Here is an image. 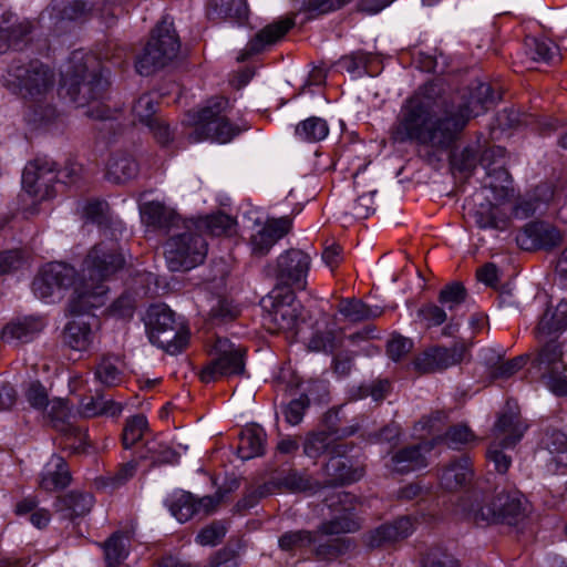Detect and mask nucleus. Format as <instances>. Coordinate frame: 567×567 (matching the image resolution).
<instances>
[{
	"label": "nucleus",
	"instance_id": "nucleus-1",
	"mask_svg": "<svg viewBox=\"0 0 567 567\" xmlns=\"http://www.w3.org/2000/svg\"><path fill=\"white\" fill-rule=\"evenodd\" d=\"M125 258L114 243L95 245L83 261L81 276L76 279L75 269L64 262H50L41 268L32 282L34 295L47 300L60 298L68 288L87 280L89 287L105 282L125 266ZM92 290V288H90ZM74 293H72L73 296Z\"/></svg>",
	"mask_w": 567,
	"mask_h": 567
},
{
	"label": "nucleus",
	"instance_id": "nucleus-2",
	"mask_svg": "<svg viewBox=\"0 0 567 567\" xmlns=\"http://www.w3.org/2000/svg\"><path fill=\"white\" fill-rule=\"evenodd\" d=\"M463 123V120L450 118L447 111L440 115L434 101L416 93L402 105L391 137L399 143L414 141L435 150H447L461 133Z\"/></svg>",
	"mask_w": 567,
	"mask_h": 567
},
{
	"label": "nucleus",
	"instance_id": "nucleus-3",
	"mask_svg": "<svg viewBox=\"0 0 567 567\" xmlns=\"http://www.w3.org/2000/svg\"><path fill=\"white\" fill-rule=\"evenodd\" d=\"M54 82V72L39 61L13 63L2 75L3 85L27 101L24 116L35 127L50 123L56 115L49 102Z\"/></svg>",
	"mask_w": 567,
	"mask_h": 567
},
{
	"label": "nucleus",
	"instance_id": "nucleus-4",
	"mask_svg": "<svg viewBox=\"0 0 567 567\" xmlns=\"http://www.w3.org/2000/svg\"><path fill=\"white\" fill-rule=\"evenodd\" d=\"M87 280L81 281L69 301L73 318L65 324L63 340L74 351L85 352L93 348L100 330V320L90 311L107 300L109 288L99 282L90 290Z\"/></svg>",
	"mask_w": 567,
	"mask_h": 567
},
{
	"label": "nucleus",
	"instance_id": "nucleus-5",
	"mask_svg": "<svg viewBox=\"0 0 567 567\" xmlns=\"http://www.w3.org/2000/svg\"><path fill=\"white\" fill-rule=\"evenodd\" d=\"M61 76L68 95L81 107L100 99L109 85L100 60L83 51L72 53Z\"/></svg>",
	"mask_w": 567,
	"mask_h": 567
},
{
	"label": "nucleus",
	"instance_id": "nucleus-6",
	"mask_svg": "<svg viewBox=\"0 0 567 567\" xmlns=\"http://www.w3.org/2000/svg\"><path fill=\"white\" fill-rule=\"evenodd\" d=\"M523 495L518 492L499 493L494 497L472 493L460 503V511L475 523L516 525L524 518Z\"/></svg>",
	"mask_w": 567,
	"mask_h": 567
},
{
	"label": "nucleus",
	"instance_id": "nucleus-7",
	"mask_svg": "<svg viewBox=\"0 0 567 567\" xmlns=\"http://www.w3.org/2000/svg\"><path fill=\"white\" fill-rule=\"evenodd\" d=\"M353 496L344 492H338L330 499H327L330 508H334L336 512H344V515L323 523L320 529L316 532L318 542L312 546V553L318 559H336L351 547V543L347 538H329L328 536L352 533L359 528V524L349 516V512L353 509Z\"/></svg>",
	"mask_w": 567,
	"mask_h": 567
},
{
	"label": "nucleus",
	"instance_id": "nucleus-8",
	"mask_svg": "<svg viewBox=\"0 0 567 567\" xmlns=\"http://www.w3.org/2000/svg\"><path fill=\"white\" fill-rule=\"evenodd\" d=\"M228 100L223 96L207 101L206 105L187 114V125L190 127L189 140L194 143L212 141L228 143L238 133L237 126L226 116Z\"/></svg>",
	"mask_w": 567,
	"mask_h": 567
},
{
	"label": "nucleus",
	"instance_id": "nucleus-9",
	"mask_svg": "<svg viewBox=\"0 0 567 567\" xmlns=\"http://www.w3.org/2000/svg\"><path fill=\"white\" fill-rule=\"evenodd\" d=\"M146 328L150 341L169 354H177L188 343L189 332L174 312L164 305L153 306L147 311Z\"/></svg>",
	"mask_w": 567,
	"mask_h": 567
},
{
	"label": "nucleus",
	"instance_id": "nucleus-10",
	"mask_svg": "<svg viewBox=\"0 0 567 567\" xmlns=\"http://www.w3.org/2000/svg\"><path fill=\"white\" fill-rule=\"evenodd\" d=\"M207 254V244L192 223H184V231L174 234L166 241L164 256L172 271L189 270L202 264Z\"/></svg>",
	"mask_w": 567,
	"mask_h": 567
},
{
	"label": "nucleus",
	"instance_id": "nucleus-11",
	"mask_svg": "<svg viewBox=\"0 0 567 567\" xmlns=\"http://www.w3.org/2000/svg\"><path fill=\"white\" fill-rule=\"evenodd\" d=\"M526 429L527 425L522 421L516 409L508 406L507 411L499 415L493 429V442L486 453V457L494 464L495 471L502 474L507 472L512 458L503 452V449L515 446Z\"/></svg>",
	"mask_w": 567,
	"mask_h": 567
},
{
	"label": "nucleus",
	"instance_id": "nucleus-12",
	"mask_svg": "<svg viewBox=\"0 0 567 567\" xmlns=\"http://www.w3.org/2000/svg\"><path fill=\"white\" fill-rule=\"evenodd\" d=\"M178 51L179 41L173 23L164 20L154 29L143 54L136 61V70L141 75H150L175 59Z\"/></svg>",
	"mask_w": 567,
	"mask_h": 567
},
{
	"label": "nucleus",
	"instance_id": "nucleus-13",
	"mask_svg": "<svg viewBox=\"0 0 567 567\" xmlns=\"http://www.w3.org/2000/svg\"><path fill=\"white\" fill-rule=\"evenodd\" d=\"M209 354L212 360L200 372L202 381L208 383L218 378L244 373L245 349L230 342L227 338L217 337Z\"/></svg>",
	"mask_w": 567,
	"mask_h": 567
},
{
	"label": "nucleus",
	"instance_id": "nucleus-14",
	"mask_svg": "<svg viewBox=\"0 0 567 567\" xmlns=\"http://www.w3.org/2000/svg\"><path fill=\"white\" fill-rule=\"evenodd\" d=\"M505 148L492 146L481 155L480 164L486 172L484 188L493 193L495 199L503 200L513 193L512 181L504 168Z\"/></svg>",
	"mask_w": 567,
	"mask_h": 567
},
{
	"label": "nucleus",
	"instance_id": "nucleus-15",
	"mask_svg": "<svg viewBox=\"0 0 567 567\" xmlns=\"http://www.w3.org/2000/svg\"><path fill=\"white\" fill-rule=\"evenodd\" d=\"M271 309L265 317L267 329L272 333L284 332L287 338H295L300 324V303L295 300L292 292H287L279 299L272 298Z\"/></svg>",
	"mask_w": 567,
	"mask_h": 567
},
{
	"label": "nucleus",
	"instance_id": "nucleus-16",
	"mask_svg": "<svg viewBox=\"0 0 567 567\" xmlns=\"http://www.w3.org/2000/svg\"><path fill=\"white\" fill-rule=\"evenodd\" d=\"M309 255L299 249H290L277 258V278L289 287L303 289L310 269Z\"/></svg>",
	"mask_w": 567,
	"mask_h": 567
},
{
	"label": "nucleus",
	"instance_id": "nucleus-17",
	"mask_svg": "<svg viewBox=\"0 0 567 567\" xmlns=\"http://www.w3.org/2000/svg\"><path fill=\"white\" fill-rule=\"evenodd\" d=\"M414 529L415 522L409 516H402L365 533L363 543L371 549L390 547L408 538Z\"/></svg>",
	"mask_w": 567,
	"mask_h": 567
},
{
	"label": "nucleus",
	"instance_id": "nucleus-18",
	"mask_svg": "<svg viewBox=\"0 0 567 567\" xmlns=\"http://www.w3.org/2000/svg\"><path fill=\"white\" fill-rule=\"evenodd\" d=\"M496 101L493 89L487 83H476L464 96V102L458 105L457 110L447 111L450 118L453 121L463 120L462 130L471 117L485 113Z\"/></svg>",
	"mask_w": 567,
	"mask_h": 567
},
{
	"label": "nucleus",
	"instance_id": "nucleus-19",
	"mask_svg": "<svg viewBox=\"0 0 567 567\" xmlns=\"http://www.w3.org/2000/svg\"><path fill=\"white\" fill-rule=\"evenodd\" d=\"M465 351L466 347L463 343H454L451 348L433 347L414 360V367L422 373L445 370L460 363Z\"/></svg>",
	"mask_w": 567,
	"mask_h": 567
},
{
	"label": "nucleus",
	"instance_id": "nucleus-20",
	"mask_svg": "<svg viewBox=\"0 0 567 567\" xmlns=\"http://www.w3.org/2000/svg\"><path fill=\"white\" fill-rule=\"evenodd\" d=\"M56 173L51 167L29 163L22 174V188L39 200L50 199L55 195Z\"/></svg>",
	"mask_w": 567,
	"mask_h": 567
},
{
	"label": "nucleus",
	"instance_id": "nucleus-21",
	"mask_svg": "<svg viewBox=\"0 0 567 567\" xmlns=\"http://www.w3.org/2000/svg\"><path fill=\"white\" fill-rule=\"evenodd\" d=\"M293 25L295 21L291 18H281L266 25L248 41L245 49L240 52L238 60L245 61L255 54L268 50L280 41Z\"/></svg>",
	"mask_w": 567,
	"mask_h": 567
},
{
	"label": "nucleus",
	"instance_id": "nucleus-22",
	"mask_svg": "<svg viewBox=\"0 0 567 567\" xmlns=\"http://www.w3.org/2000/svg\"><path fill=\"white\" fill-rule=\"evenodd\" d=\"M291 226L292 220L288 216L268 218L266 223L250 236L249 243L252 254L256 256L267 255L272 246L290 231Z\"/></svg>",
	"mask_w": 567,
	"mask_h": 567
},
{
	"label": "nucleus",
	"instance_id": "nucleus-23",
	"mask_svg": "<svg viewBox=\"0 0 567 567\" xmlns=\"http://www.w3.org/2000/svg\"><path fill=\"white\" fill-rule=\"evenodd\" d=\"M347 446L334 444L331 456L328 460L324 472L331 484H347L358 481L362 476V471L352 468L350 461L344 456Z\"/></svg>",
	"mask_w": 567,
	"mask_h": 567
},
{
	"label": "nucleus",
	"instance_id": "nucleus-24",
	"mask_svg": "<svg viewBox=\"0 0 567 567\" xmlns=\"http://www.w3.org/2000/svg\"><path fill=\"white\" fill-rule=\"evenodd\" d=\"M47 326L44 317L25 316L8 323L1 332L6 342H29L35 338Z\"/></svg>",
	"mask_w": 567,
	"mask_h": 567
},
{
	"label": "nucleus",
	"instance_id": "nucleus-25",
	"mask_svg": "<svg viewBox=\"0 0 567 567\" xmlns=\"http://www.w3.org/2000/svg\"><path fill=\"white\" fill-rule=\"evenodd\" d=\"M512 194L507 197V199ZM492 198L495 200L494 196ZM496 199L497 204H493L489 199L486 203H481L474 210L473 217L476 225L482 229L493 228L497 230H505L509 224V215L503 207L504 202Z\"/></svg>",
	"mask_w": 567,
	"mask_h": 567
},
{
	"label": "nucleus",
	"instance_id": "nucleus-26",
	"mask_svg": "<svg viewBox=\"0 0 567 567\" xmlns=\"http://www.w3.org/2000/svg\"><path fill=\"white\" fill-rule=\"evenodd\" d=\"M544 444L551 455L547 468L554 474L567 473V435L558 430L547 432Z\"/></svg>",
	"mask_w": 567,
	"mask_h": 567
},
{
	"label": "nucleus",
	"instance_id": "nucleus-27",
	"mask_svg": "<svg viewBox=\"0 0 567 567\" xmlns=\"http://www.w3.org/2000/svg\"><path fill=\"white\" fill-rule=\"evenodd\" d=\"M249 9L246 0H209L207 16L212 20H231L244 24Z\"/></svg>",
	"mask_w": 567,
	"mask_h": 567
},
{
	"label": "nucleus",
	"instance_id": "nucleus-28",
	"mask_svg": "<svg viewBox=\"0 0 567 567\" xmlns=\"http://www.w3.org/2000/svg\"><path fill=\"white\" fill-rule=\"evenodd\" d=\"M432 449L433 444L421 443L399 451L392 457L393 471L403 474L426 466L425 454L429 453Z\"/></svg>",
	"mask_w": 567,
	"mask_h": 567
},
{
	"label": "nucleus",
	"instance_id": "nucleus-29",
	"mask_svg": "<svg viewBox=\"0 0 567 567\" xmlns=\"http://www.w3.org/2000/svg\"><path fill=\"white\" fill-rule=\"evenodd\" d=\"M524 235L530 239L532 245L550 250L563 243V234L551 224L545 221H534L525 226Z\"/></svg>",
	"mask_w": 567,
	"mask_h": 567
},
{
	"label": "nucleus",
	"instance_id": "nucleus-30",
	"mask_svg": "<svg viewBox=\"0 0 567 567\" xmlns=\"http://www.w3.org/2000/svg\"><path fill=\"white\" fill-rule=\"evenodd\" d=\"M138 173V164L126 152H116L111 155L106 164L105 176L113 183H125L134 178Z\"/></svg>",
	"mask_w": 567,
	"mask_h": 567
},
{
	"label": "nucleus",
	"instance_id": "nucleus-31",
	"mask_svg": "<svg viewBox=\"0 0 567 567\" xmlns=\"http://www.w3.org/2000/svg\"><path fill=\"white\" fill-rule=\"evenodd\" d=\"M94 505V497L90 493L71 492L59 497L55 508L64 518H74L86 515Z\"/></svg>",
	"mask_w": 567,
	"mask_h": 567
},
{
	"label": "nucleus",
	"instance_id": "nucleus-32",
	"mask_svg": "<svg viewBox=\"0 0 567 567\" xmlns=\"http://www.w3.org/2000/svg\"><path fill=\"white\" fill-rule=\"evenodd\" d=\"M473 476L468 457H462L447 465L441 475V486L446 491H457L465 486Z\"/></svg>",
	"mask_w": 567,
	"mask_h": 567
},
{
	"label": "nucleus",
	"instance_id": "nucleus-33",
	"mask_svg": "<svg viewBox=\"0 0 567 567\" xmlns=\"http://www.w3.org/2000/svg\"><path fill=\"white\" fill-rule=\"evenodd\" d=\"M70 480V472L64 460L53 455L42 473L40 486L45 491H55L66 487Z\"/></svg>",
	"mask_w": 567,
	"mask_h": 567
},
{
	"label": "nucleus",
	"instance_id": "nucleus-34",
	"mask_svg": "<svg viewBox=\"0 0 567 567\" xmlns=\"http://www.w3.org/2000/svg\"><path fill=\"white\" fill-rule=\"evenodd\" d=\"M266 433L261 426L251 425L241 431L238 453L241 458L249 460L259 456L265 451Z\"/></svg>",
	"mask_w": 567,
	"mask_h": 567
},
{
	"label": "nucleus",
	"instance_id": "nucleus-35",
	"mask_svg": "<svg viewBox=\"0 0 567 567\" xmlns=\"http://www.w3.org/2000/svg\"><path fill=\"white\" fill-rule=\"evenodd\" d=\"M318 542L316 532L290 530L279 537L278 545L281 550L305 554L312 553V546Z\"/></svg>",
	"mask_w": 567,
	"mask_h": 567
},
{
	"label": "nucleus",
	"instance_id": "nucleus-36",
	"mask_svg": "<svg viewBox=\"0 0 567 567\" xmlns=\"http://www.w3.org/2000/svg\"><path fill=\"white\" fill-rule=\"evenodd\" d=\"M533 364L542 377L564 371L560 347L555 341L546 343L534 359Z\"/></svg>",
	"mask_w": 567,
	"mask_h": 567
},
{
	"label": "nucleus",
	"instance_id": "nucleus-37",
	"mask_svg": "<svg viewBox=\"0 0 567 567\" xmlns=\"http://www.w3.org/2000/svg\"><path fill=\"white\" fill-rule=\"evenodd\" d=\"M123 411V405L112 400H105L102 396L83 398L79 404V412L84 417H94L100 415L116 416Z\"/></svg>",
	"mask_w": 567,
	"mask_h": 567
},
{
	"label": "nucleus",
	"instance_id": "nucleus-38",
	"mask_svg": "<svg viewBox=\"0 0 567 567\" xmlns=\"http://www.w3.org/2000/svg\"><path fill=\"white\" fill-rule=\"evenodd\" d=\"M189 221L197 233L202 234V231H205L213 236L230 235L235 228V220L224 213L200 217L196 220Z\"/></svg>",
	"mask_w": 567,
	"mask_h": 567
},
{
	"label": "nucleus",
	"instance_id": "nucleus-39",
	"mask_svg": "<svg viewBox=\"0 0 567 567\" xmlns=\"http://www.w3.org/2000/svg\"><path fill=\"white\" fill-rule=\"evenodd\" d=\"M171 514L181 523H185L196 515V499L184 491L173 493L166 499Z\"/></svg>",
	"mask_w": 567,
	"mask_h": 567
},
{
	"label": "nucleus",
	"instance_id": "nucleus-40",
	"mask_svg": "<svg viewBox=\"0 0 567 567\" xmlns=\"http://www.w3.org/2000/svg\"><path fill=\"white\" fill-rule=\"evenodd\" d=\"M338 311L350 322H359L381 315L378 307L370 308L358 299H342L338 305Z\"/></svg>",
	"mask_w": 567,
	"mask_h": 567
},
{
	"label": "nucleus",
	"instance_id": "nucleus-41",
	"mask_svg": "<svg viewBox=\"0 0 567 567\" xmlns=\"http://www.w3.org/2000/svg\"><path fill=\"white\" fill-rule=\"evenodd\" d=\"M567 324V302H560L555 311L547 310L536 328L538 336H549Z\"/></svg>",
	"mask_w": 567,
	"mask_h": 567
},
{
	"label": "nucleus",
	"instance_id": "nucleus-42",
	"mask_svg": "<svg viewBox=\"0 0 567 567\" xmlns=\"http://www.w3.org/2000/svg\"><path fill=\"white\" fill-rule=\"evenodd\" d=\"M526 47L527 54L534 61L550 63L559 60L558 47L548 39H527Z\"/></svg>",
	"mask_w": 567,
	"mask_h": 567
},
{
	"label": "nucleus",
	"instance_id": "nucleus-43",
	"mask_svg": "<svg viewBox=\"0 0 567 567\" xmlns=\"http://www.w3.org/2000/svg\"><path fill=\"white\" fill-rule=\"evenodd\" d=\"M142 216L148 225L169 227L176 219L175 213L159 202L144 204Z\"/></svg>",
	"mask_w": 567,
	"mask_h": 567
},
{
	"label": "nucleus",
	"instance_id": "nucleus-44",
	"mask_svg": "<svg viewBox=\"0 0 567 567\" xmlns=\"http://www.w3.org/2000/svg\"><path fill=\"white\" fill-rule=\"evenodd\" d=\"M296 135L306 142H319L329 133L328 124L320 117H309L296 126Z\"/></svg>",
	"mask_w": 567,
	"mask_h": 567
},
{
	"label": "nucleus",
	"instance_id": "nucleus-45",
	"mask_svg": "<svg viewBox=\"0 0 567 567\" xmlns=\"http://www.w3.org/2000/svg\"><path fill=\"white\" fill-rule=\"evenodd\" d=\"M96 380L105 386H116L123 381L120 362L114 358H103L95 369Z\"/></svg>",
	"mask_w": 567,
	"mask_h": 567
},
{
	"label": "nucleus",
	"instance_id": "nucleus-46",
	"mask_svg": "<svg viewBox=\"0 0 567 567\" xmlns=\"http://www.w3.org/2000/svg\"><path fill=\"white\" fill-rule=\"evenodd\" d=\"M124 535L114 533L103 545L109 567H116L127 557V544Z\"/></svg>",
	"mask_w": 567,
	"mask_h": 567
},
{
	"label": "nucleus",
	"instance_id": "nucleus-47",
	"mask_svg": "<svg viewBox=\"0 0 567 567\" xmlns=\"http://www.w3.org/2000/svg\"><path fill=\"white\" fill-rule=\"evenodd\" d=\"M332 442L333 439L331 434L326 431L311 433L306 437L303 452L311 458L319 457L323 452L331 454L332 447L334 446Z\"/></svg>",
	"mask_w": 567,
	"mask_h": 567
},
{
	"label": "nucleus",
	"instance_id": "nucleus-48",
	"mask_svg": "<svg viewBox=\"0 0 567 567\" xmlns=\"http://www.w3.org/2000/svg\"><path fill=\"white\" fill-rule=\"evenodd\" d=\"M156 96L151 93L143 94L137 99L132 107L134 118L143 125H151L154 123L156 116L155 111Z\"/></svg>",
	"mask_w": 567,
	"mask_h": 567
},
{
	"label": "nucleus",
	"instance_id": "nucleus-49",
	"mask_svg": "<svg viewBox=\"0 0 567 567\" xmlns=\"http://www.w3.org/2000/svg\"><path fill=\"white\" fill-rule=\"evenodd\" d=\"M555 197V190L550 184L544 183L538 185L533 194L532 202L523 203L518 205L515 210L518 215L523 212L524 216L527 217L536 212L539 204H547Z\"/></svg>",
	"mask_w": 567,
	"mask_h": 567
},
{
	"label": "nucleus",
	"instance_id": "nucleus-50",
	"mask_svg": "<svg viewBox=\"0 0 567 567\" xmlns=\"http://www.w3.org/2000/svg\"><path fill=\"white\" fill-rule=\"evenodd\" d=\"M147 430V420L144 415L138 414L126 421L123 430L122 441L124 447L128 449L138 442L144 432Z\"/></svg>",
	"mask_w": 567,
	"mask_h": 567
},
{
	"label": "nucleus",
	"instance_id": "nucleus-51",
	"mask_svg": "<svg viewBox=\"0 0 567 567\" xmlns=\"http://www.w3.org/2000/svg\"><path fill=\"white\" fill-rule=\"evenodd\" d=\"M32 23L28 20H23L8 29H0V40L6 39L9 42V48L20 49V42L32 32Z\"/></svg>",
	"mask_w": 567,
	"mask_h": 567
},
{
	"label": "nucleus",
	"instance_id": "nucleus-52",
	"mask_svg": "<svg viewBox=\"0 0 567 567\" xmlns=\"http://www.w3.org/2000/svg\"><path fill=\"white\" fill-rule=\"evenodd\" d=\"M466 290L460 282H453L444 287L439 295L441 305L446 306L449 310H454L465 301Z\"/></svg>",
	"mask_w": 567,
	"mask_h": 567
},
{
	"label": "nucleus",
	"instance_id": "nucleus-53",
	"mask_svg": "<svg viewBox=\"0 0 567 567\" xmlns=\"http://www.w3.org/2000/svg\"><path fill=\"white\" fill-rule=\"evenodd\" d=\"M416 316L426 328L441 326L447 319L445 310L435 303L423 305Z\"/></svg>",
	"mask_w": 567,
	"mask_h": 567
},
{
	"label": "nucleus",
	"instance_id": "nucleus-54",
	"mask_svg": "<svg viewBox=\"0 0 567 567\" xmlns=\"http://www.w3.org/2000/svg\"><path fill=\"white\" fill-rule=\"evenodd\" d=\"M226 526L221 522H214L203 528L196 536V543L200 546H216L225 537Z\"/></svg>",
	"mask_w": 567,
	"mask_h": 567
},
{
	"label": "nucleus",
	"instance_id": "nucleus-55",
	"mask_svg": "<svg viewBox=\"0 0 567 567\" xmlns=\"http://www.w3.org/2000/svg\"><path fill=\"white\" fill-rule=\"evenodd\" d=\"M371 61V54L362 52V51H355L348 55L342 56L338 62L337 65L341 69L347 71L350 74H360L361 70L367 66L368 63Z\"/></svg>",
	"mask_w": 567,
	"mask_h": 567
},
{
	"label": "nucleus",
	"instance_id": "nucleus-56",
	"mask_svg": "<svg viewBox=\"0 0 567 567\" xmlns=\"http://www.w3.org/2000/svg\"><path fill=\"white\" fill-rule=\"evenodd\" d=\"M424 567H458L456 559L442 548H431L424 559Z\"/></svg>",
	"mask_w": 567,
	"mask_h": 567
},
{
	"label": "nucleus",
	"instance_id": "nucleus-57",
	"mask_svg": "<svg viewBox=\"0 0 567 567\" xmlns=\"http://www.w3.org/2000/svg\"><path fill=\"white\" fill-rule=\"evenodd\" d=\"M309 405L307 395H300L291 400L284 410L286 421L291 425H297L302 421L306 409Z\"/></svg>",
	"mask_w": 567,
	"mask_h": 567
},
{
	"label": "nucleus",
	"instance_id": "nucleus-58",
	"mask_svg": "<svg viewBox=\"0 0 567 567\" xmlns=\"http://www.w3.org/2000/svg\"><path fill=\"white\" fill-rule=\"evenodd\" d=\"M305 10L317 14H326L341 9L352 0H301Z\"/></svg>",
	"mask_w": 567,
	"mask_h": 567
},
{
	"label": "nucleus",
	"instance_id": "nucleus-59",
	"mask_svg": "<svg viewBox=\"0 0 567 567\" xmlns=\"http://www.w3.org/2000/svg\"><path fill=\"white\" fill-rule=\"evenodd\" d=\"M473 432L466 425L451 427L445 434V442L452 449H460L462 445L474 441Z\"/></svg>",
	"mask_w": 567,
	"mask_h": 567
},
{
	"label": "nucleus",
	"instance_id": "nucleus-60",
	"mask_svg": "<svg viewBox=\"0 0 567 567\" xmlns=\"http://www.w3.org/2000/svg\"><path fill=\"white\" fill-rule=\"evenodd\" d=\"M374 193L360 195L351 207L350 214L357 219H364L374 212Z\"/></svg>",
	"mask_w": 567,
	"mask_h": 567
},
{
	"label": "nucleus",
	"instance_id": "nucleus-61",
	"mask_svg": "<svg viewBox=\"0 0 567 567\" xmlns=\"http://www.w3.org/2000/svg\"><path fill=\"white\" fill-rule=\"evenodd\" d=\"M22 254L18 249L0 252V276L19 269L22 266Z\"/></svg>",
	"mask_w": 567,
	"mask_h": 567
},
{
	"label": "nucleus",
	"instance_id": "nucleus-62",
	"mask_svg": "<svg viewBox=\"0 0 567 567\" xmlns=\"http://www.w3.org/2000/svg\"><path fill=\"white\" fill-rule=\"evenodd\" d=\"M337 336L332 331L317 332L309 342L313 351L332 352L336 348Z\"/></svg>",
	"mask_w": 567,
	"mask_h": 567
},
{
	"label": "nucleus",
	"instance_id": "nucleus-63",
	"mask_svg": "<svg viewBox=\"0 0 567 567\" xmlns=\"http://www.w3.org/2000/svg\"><path fill=\"white\" fill-rule=\"evenodd\" d=\"M411 349L412 341L402 336L392 337L388 342V354L394 361H399L402 357L409 353Z\"/></svg>",
	"mask_w": 567,
	"mask_h": 567
},
{
	"label": "nucleus",
	"instance_id": "nucleus-64",
	"mask_svg": "<svg viewBox=\"0 0 567 567\" xmlns=\"http://www.w3.org/2000/svg\"><path fill=\"white\" fill-rule=\"evenodd\" d=\"M48 416L52 421L56 422H63L68 419L70 414V409L68 406V403L63 399H53L50 400L45 406Z\"/></svg>",
	"mask_w": 567,
	"mask_h": 567
}]
</instances>
